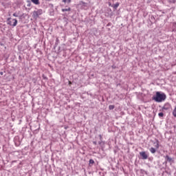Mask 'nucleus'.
<instances>
[{"mask_svg": "<svg viewBox=\"0 0 176 176\" xmlns=\"http://www.w3.org/2000/svg\"><path fill=\"white\" fill-rule=\"evenodd\" d=\"M166 98V94L163 92H156L155 96L153 97V100L155 101V102H163Z\"/></svg>", "mask_w": 176, "mask_h": 176, "instance_id": "obj_1", "label": "nucleus"}, {"mask_svg": "<svg viewBox=\"0 0 176 176\" xmlns=\"http://www.w3.org/2000/svg\"><path fill=\"white\" fill-rule=\"evenodd\" d=\"M43 14V10L39 9L36 11H34L32 12V16L34 17V19H36L37 17H39V16Z\"/></svg>", "mask_w": 176, "mask_h": 176, "instance_id": "obj_2", "label": "nucleus"}, {"mask_svg": "<svg viewBox=\"0 0 176 176\" xmlns=\"http://www.w3.org/2000/svg\"><path fill=\"white\" fill-rule=\"evenodd\" d=\"M9 25L16 27L17 25V20L16 19H12V18L8 19Z\"/></svg>", "mask_w": 176, "mask_h": 176, "instance_id": "obj_3", "label": "nucleus"}, {"mask_svg": "<svg viewBox=\"0 0 176 176\" xmlns=\"http://www.w3.org/2000/svg\"><path fill=\"white\" fill-rule=\"evenodd\" d=\"M140 155L143 160H146V159H148V155H146V153H145V151L140 152Z\"/></svg>", "mask_w": 176, "mask_h": 176, "instance_id": "obj_4", "label": "nucleus"}, {"mask_svg": "<svg viewBox=\"0 0 176 176\" xmlns=\"http://www.w3.org/2000/svg\"><path fill=\"white\" fill-rule=\"evenodd\" d=\"M163 109H164L165 111H168V109H171V104H170L169 103H166L163 107Z\"/></svg>", "mask_w": 176, "mask_h": 176, "instance_id": "obj_5", "label": "nucleus"}, {"mask_svg": "<svg viewBox=\"0 0 176 176\" xmlns=\"http://www.w3.org/2000/svg\"><path fill=\"white\" fill-rule=\"evenodd\" d=\"M34 5H39V0H31Z\"/></svg>", "mask_w": 176, "mask_h": 176, "instance_id": "obj_6", "label": "nucleus"}, {"mask_svg": "<svg viewBox=\"0 0 176 176\" xmlns=\"http://www.w3.org/2000/svg\"><path fill=\"white\" fill-rule=\"evenodd\" d=\"M111 6L114 9H118V8H119V3H116V4H114L113 6Z\"/></svg>", "mask_w": 176, "mask_h": 176, "instance_id": "obj_7", "label": "nucleus"}, {"mask_svg": "<svg viewBox=\"0 0 176 176\" xmlns=\"http://www.w3.org/2000/svg\"><path fill=\"white\" fill-rule=\"evenodd\" d=\"M150 151L151 152V153H156V149H155V148H150Z\"/></svg>", "mask_w": 176, "mask_h": 176, "instance_id": "obj_8", "label": "nucleus"}, {"mask_svg": "<svg viewBox=\"0 0 176 176\" xmlns=\"http://www.w3.org/2000/svg\"><path fill=\"white\" fill-rule=\"evenodd\" d=\"M71 10L70 8H64L62 10V12H69Z\"/></svg>", "mask_w": 176, "mask_h": 176, "instance_id": "obj_9", "label": "nucleus"}, {"mask_svg": "<svg viewBox=\"0 0 176 176\" xmlns=\"http://www.w3.org/2000/svg\"><path fill=\"white\" fill-rule=\"evenodd\" d=\"M65 3H71V0H63Z\"/></svg>", "mask_w": 176, "mask_h": 176, "instance_id": "obj_10", "label": "nucleus"}, {"mask_svg": "<svg viewBox=\"0 0 176 176\" xmlns=\"http://www.w3.org/2000/svg\"><path fill=\"white\" fill-rule=\"evenodd\" d=\"M115 109V106L114 105H109V109L112 110Z\"/></svg>", "mask_w": 176, "mask_h": 176, "instance_id": "obj_11", "label": "nucleus"}, {"mask_svg": "<svg viewBox=\"0 0 176 176\" xmlns=\"http://www.w3.org/2000/svg\"><path fill=\"white\" fill-rule=\"evenodd\" d=\"M164 113H158V116L160 117V118H163V116H164Z\"/></svg>", "mask_w": 176, "mask_h": 176, "instance_id": "obj_12", "label": "nucleus"}, {"mask_svg": "<svg viewBox=\"0 0 176 176\" xmlns=\"http://www.w3.org/2000/svg\"><path fill=\"white\" fill-rule=\"evenodd\" d=\"M89 163H90V164H94V160H89Z\"/></svg>", "mask_w": 176, "mask_h": 176, "instance_id": "obj_13", "label": "nucleus"}, {"mask_svg": "<svg viewBox=\"0 0 176 176\" xmlns=\"http://www.w3.org/2000/svg\"><path fill=\"white\" fill-rule=\"evenodd\" d=\"M155 147H156L157 148H159V143H157V144H156Z\"/></svg>", "mask_w": 176, "mask_h": 176, "instance_id": "obj_14", "label": "nucleus"}, {"mask_svg": "<svg viewBox=\"0 0 176 176\" xmlns=\"http://www.w3.org/2000/svg\"><path fill=\"white\" fill-rule=\"evenodd\" d=\"M14 17H17V14L16 13L13 14Z\"/></svg>", "mask_w": 176, "mask_h": 176, "instance_id": "obj_15", "label": "nucleus"}, {"mask_svg": "<svg viewBox=\"0 0 176 176\" xmlns=\"http://www.w3.org/2000/svg\"><path fill=\"white\" fill-rule=\"evenodd\" d=\"M94 144L95 145H97V142H94Z\"/></svg>", "mask_w": 176, "mask_h": 176, "instance_id": "obj_16", "label": "nucleus"}, {"mask_svg": "<svg viewBox=\"0 0 176 176\" xmlns=\"http://www.w3.org/2000/svg\"><path fill=\"white\" fill-rule=\"evenodd\" d=\"M0 74H1V75H3V72H0Z\"/></svg>", "mask_w": 176, "mask_h": 176, "instance_id": "obj_17", "label": "nucleus"}, {"mask_svg": "<svg viewBox=\"0 0 176 176\" xmlns=\"http://www.w3.org/2000/svg\"><path fill=\"white\" fill-rule=\"evenodd\" d=\"M28 6H31V3L28 4Z\"/></svg>", "mask_w": 176, "mask_h": 176, "instance_id": "obj_18", "label": "nucleus"}, {"mask_svg": "<svg viewBox=\"0 0 176 176\" xmlns=\"http://www.w3.org/2000/svg\"><path fill=\"white\" fill-rule=\"evenodd\" d=\"M109 6H112L111 5V3H109Z\"/></svg>", "mask_w": 176, "mask_h": 176, "instance_id": "obj_19", "label": "nucleus"}]
</instances>
